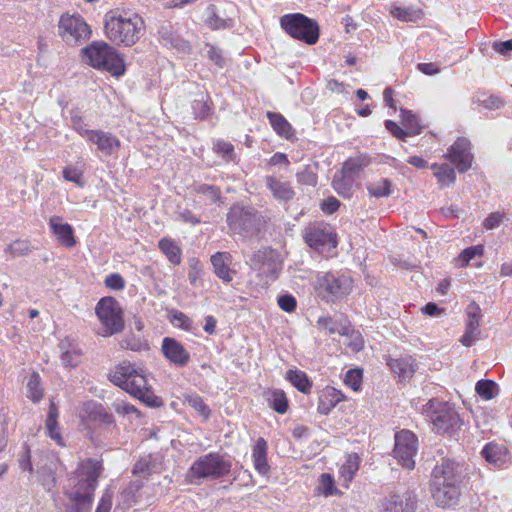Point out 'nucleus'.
<instances>
[{
    "mask_svg": "<svg viewBox=\"0 0 512 512\" xmlns=\"http://www.w3.org/2000/svg\"><path fill=\"white\" fill-rule=\"evenodd\" d=\"M354 176L341 171L335 173L332 181V187L343 198H350L353 195Z\"/></svg>",
    "mask_w": 512,
    "mask_h": 512,
    "instance_id": "nucleus-25",
    "label": "nucleus"
},
{
    "mask_svg": "<svg viewBox=\"0 0 512 512\" xmlns=\"http://www.w3.org/2000/svg\"><path fill=\"white\" fill-rule=\"evenodd\" d=\"M127 385L128 388L126 392H128L134 397L140 394L142 391L151 387L143 371H138L135 368L133 374H131V378Z\"/></svg>",
    "mask_w": 512,
    "mask_h": 512,
    "instance_id": "nucleus-35",
    "label": "nucleus"
},
{
    "mask_svg": "<svg viewBox=\"0 0 512 512\" xmlns=\"http://www.w3.org/2000/svg\"><path fill=\"white\" fill-rule=\"evenodd\" d=\"M281 28L292 38L308 45L319 39V25L316 20L302 13L285 14L280 18Z\"/></svg>",
    "mask_w": 512,
    "mask_h": 512,
    "instance_id": "nucleus-7",
    "label": "nucleus"
},
{
    "mask_svg": "<svg viewBox=\"0 0 512 512\" xmlns=\"http://www.w3.org/2000/svg\"><path fill=\"white\" fill-rule=\"evenodd\" d=\"M475 390L480 397L490 400L497 394L498 386L492 380H479L476 383Z\"/></svg>",
    "mask_w": 512,
    "mask_h": 512,
    "instance_id": "nucleus-44",
    "label": "nucleus"
},
{
    "mask_svg": "<svg viewBox=\"0 0 512 512\" xmlns=\"http://www.w3.org/2000/svg\"><path fill=\"white\" fill-rule=\"evenodd\" d=\"M367 190L369 195L372 197H388L391 194V181L386 178H382L378 181L367 184Z\"/></svg>",
    "mask_w": 512,
    "mask_h": 512,
    "instance_id": "nucleus-41",
    "label": "nucleus"
},
{
    "mask_svg": "<svg viewBox=\"0 0 512 512\" xmlns=\"http://www.w3.org/2000/svg\"><path fill=\"white\" fill-rule=\"evenodd\" d=\"M104 283L107 288H110V289L116 290V291H120L125 288V280L118 273H112V274H109L108 276H106Z\"/></svg>",
    "mask_w": 512,
    "mask_h": 512,
    "instance_id": "nucleus-61",
    "label": "nucleus"
},
{
    "mask_svg": "<svg viewBox=\"0 0 512 512\" xmlns=\"http://www.w3.org/2000/svg\"><path fill=\"white\" fill-rule=\"evenodd\" d=\"M402 123L406 127L409 135H417L421 132V126L417 117L409 110H401Z\"/></svg>",
    "mask_w": 512,
    "mask_h": 512,
    "instance_id": "nucleus-45",
    "label": "nucleus"
},
{
    "mask_svg": "<svg viewBox=\"0 0 512 512\" xmlns=\"http://www.w3.org/2000/svg\"><path fill=\"white\" fill-rule=\"evenodd\" d=\"M83 60L91 67L119 77L125 73V62L116 49L104 41H93L82 49Z\"/></svg>",
    "mask_w": 512,
    "mask_h": 512,
    "instance_id": "nucleus-4",
    "label": "nucleus"
},
{
    "mask_svg": "<svg viewBox=\"0 0 512 512\" xmlns=\"http://www.w3.org/2000/svg\"><path fill=\"white\" fill-rule=\"evenodd\" d=\"M158 246L172 264L177 265L181 262L180 248L174 241L164 238L159 241Z\"/></svg>",
    "mask_w": 512,
    "mask_h": 512,
    "instance_id": "nucleus-38",
    "label": "nucleus"
},
{
    "mask_svg": "<svg viewBox=\"0 0 512 512\" xmlns=\"http://www.w3.org/2000/svg\"><path fill=\"white\" fill-rule=\"evenodd\" d=\"M30 251V243L27 240L17 239L7 246L5 249L6 253H9L12 257H21L26 255Z\"/></svg>",
    "mask_w": 512,
    "mask_h": 512,
    "instance_id": "nucleus-50",
    "label": "nucleus"
},
{
    "mask_svg": "<svg viewBox=\"0 0 512 512\" xmlns=\"http://www.w3.org/2000/svg\"><path fill=\"white\" fill-rule=\"evenodd\" d=\"M418 496L414 490L390 495L383 504V512H415Z\"/></svg>",
    "mask_w": 512,
    "mask_h": 512,
    "instance_id": "nucleus-15",
    "label": "nucleus"
},
{
    "mask_svg": "<svg viewBox=\"0 0 512 512\" xmlns=\"http://www.w3.org/2000/svg\"><path fill=\"white\" fill-rule=\"evenodd\" d=\"M269 406L277 413L284 414L288 409V399L284 391L275 389L266 393Z\"/></svg>",
    "mask_w": 512,
    "mask_h": 512,
    "instance_id": "nucleus-36",
    "label": "nucleus"
},
{
    "mask_svg": "<svg viewBox=\"0 0 512 512\" xmlns=\"http://www.w3.org/2000/svg\"><path fill=\"white\" fill-rule=\"evenodd\" d=\"M163 355L175 366L185 367L190 361V353L174 338L165 337L162 340Z\"/></svg>",
    "mask_w": 512,
    "mask_h": 512,
    "instance_id": "nucleus-17",
    "label": "nucleus"
},
{
    "mask_svg": "<svg viewBox=\"0 0 512 512\" xmlns=\"http://www.w3.org/2000/svg\"><path fill=\"white\" fill-rule=\"evenodd\" d=\"M232 462L219 453H208L196 459L189 468L186 479L199 485L203 479H220L231 472Z\"/></svg>",
    "mask_w": 512,
    "mask_h": 512,
    "instance_id": "nucleus-5",
    "label": "nucleus"
},
{
    "mask_svg": "<svg viewBox=\"0 0 512 512\" xmlns=\"http://www.w3.org/2000/svg\"><path fill=\"white\" fill-rule=\"evenodd\" d=\"M144 486L142 479L131 481L121 492L122 499L129 506L137 502V493Z\"/></svg>",
    "mask_w": 512,
    "mask_h": 512,
    "instance_id": "nucleus-43",
    "label": "nucleus"
},
{
    "mask_svg": "<svg viewBox=\"0 0 512 512\" xmlns=\"http://www.w3.org/2000/svg\"><path fill=\"white\" fill-rule=\"evenodd\" d=\"M482 455L488 463L497 467L503 465L508 456L505 447L494 443L486 444L482 450Z\"/></svg>",
    "mask_w": 512,
    "mask_h": 512,
    "instance_id": "nucleus-27",
    "label": "nucleus"
},
{
    "mask_svg": "<svg viewBox=\"0 0 512 512\" xmlns=\"http://www.w3.org/2000/svg\"><path fill=\"white\" fill-rule=\"evenodd\" d=\"M59 415L58 407L51 401L49 405L48 415L45 421L47 435L54 440L59 446H65L64 439L61 435L59 424L57 421Z\"/></svg>",
    "mask_w": 512,
    "mask_h": 512,
    "instance_id": "nucleus-23",
    "label": "nucleus"
},
{
    "mask_svg": "<svg viewBox=\"0 0 512 512\" xmlns=\"http://www.w3.org/2000/svg\"><path fill=\"white\" fill-rule=\"evenodd\" d=\"M359 469V457L356 454L349 455L345 461V463L342 465L340 472L341 475L344 477L345 480H352L355 473Z\"/></svg>",
    "mask_w": 512,
    "mask_h": 512,
    "instance_id": "nucleus-46",
    "label": "nucleus"
},
{
    "mask_svg": "<svg viewBox=\"0 0 512 512\" xmlns=\"http://www.w3.org/2000/svg\"><path fill=\"white\" fill-rule=\"evenodd\" d=\"M286 379L298 389L300 392L308 394L312 388V382L309 380L307 374L300 370H288Z\"/></svg>",
    "mask_w": 512,
    "mask_h": 512,
    "instance_id": "nucleus-33",
    "label": "nucleus"
},
{
    "mask_svg": "<svg viewBox=\"0 0 512 512\" xmlns=\"http://www.w3.org/2000/svg\"><path fill=\"white\" fill-rule=\"evenodd\" d=\"M209 16L206 19V24L213 30L226 29L233 26L231 18H222L215 12L214 6H209L207 9Z\"/></svg>",
    "mask_w": 512,
    "mask_h": 512,
    "instance_id": "nucleus-42",
    "label": "nucleus"
},
{
    "mask_svg": "<svg viewBox=\"0 0 512 512\" xmlns=\"http://www.w3.org/2000/svg\"><path fill=\"white\" fill-rule=\"evenodd\" d=\"M119 344L122 349H129L132 351H141L148 348L147 343L134 334L127 335Z\"/></svg>",
    "mask_w": 512,
    "mask_h": 512,
    "instance_id": "nucleus-51",
    "label": "nucleus"
},
{
    "mask_svg": "<svg viewBox=\"0 0 512 512\" xmlns=\"http://www.w3.org/2000/svg\"><path fill=\"white\" fill-rule=\"evenodd\" d=\"M476 102L480 106H483L484 108L489 109V110L500 109L503 106L502 99L499 98L498 96H495V95H490V96L481 95V96H477Z\"/></svg>",
    "mask_w": 512,
    "mask_h": 512,
    "instance_id": "nucleus-54",
    "label": "nucleus"
},
{
    "mask_svg": "<svg viewBox=\"0 0 512 512\" xmlns=\"http://www.w3.org/2000/svg\"><path fill=\"white\" fill-rule=\"evenodd\" d=\"M372 162V159L369 155L360 154L356 157L348 158L342 167L344 172L354 176L362 171L364 168L368 167Z\"/></svg>",
    "mask_w": 512,
    "mask_h": 512,
    "instance_id": "nucleus-34",
    "label": "nucleus"
},
{
    "mask_svg": "<svg viewBox=\"0 0 512 512\" xmlns=\"http://www.w3.org/2000/svg\"><path fill=\"white\" fill-rule=\"evenodd\" d=\"M101 470V463L94 459H88L78 466L65 487V494L72 503H92Z\"/></svg>",
    "mask_w": 512,
    "mask_h": 512,
    "instance_id": "nucleus-3",
    "label": "nucleus"
},
{
    "mask_svg": "<svg viewBox=\"0 0 512 512\" xmlns=\"http://www.w3.org/2000/svg\"><path fill=\"white\" fill-rule=\"evenodd\" d=\"M111 406L112 409L120 415L135 414L137 417L140 416V412L135 406L123 400L116 399L115 401H113Z\"/></svg>",
    "mask_w": 512,
    "mask_h": 512,
    "instance_id": "nucleus-56",
    "label": "nucleus"
},
{
    "mask_svg": "<svg viewBox=\"0 0 512 512\" xmlns=\"http://www.w3.org/2000/svg\"><path fill=\"white\" fill-rule=\"evenodd\" d=\"M391 15L403 22H417L423 16V11L414 6L402 7L398 4H392L390 7Z\"/></svg>",
    "mask_w": 512,
    "mask_h": 512,
    "instance_id": "nucleus-30",
    "label": "nucleus"
},
{
    "mask_svg": "<svg viewBox=\"0 0 512 512\" xmlns=\"http://www.w3.org/2000/svg\"><path fill=\"white\" fill-rule=\"evenodd\" d=\"M267 118L274 131L286 139H291L294 135V130L285 117L276 112H267Z\"/></svg>",
    "mask_w": 512,
    "mask_h": 512,
    "instance_id": "nucleus-29",
    "label": "nucleus"
},
{
    "mask_svg": "<svg viewBox=\"0 0 512 512\" xmlns=\"http://www.w3.org/2000/svg\"><path fill=\"white\" fill-rule=\"evenodd\" d=\"M72 127L73 129L82 137H85L88 141L90 140L91 136L90 133H94L95 130H89L87 129V125L85 124L84 120L79 115H72L71 117Z\"/></svg>",
    "mask_w": 512,
    "mask_h": 512,
    "instance_id": "nucleus-58",
    "label": "nucleus"
},
{
    "mask_svg": "<svg viewBox=\"0 0 512 512\" xmlns=\"http://www.w3.org/2000/svg\"><path fill=\"white\" fill-rule=\"evenodd\" d=\"M479 318H468L465 333L460 338L462 345L470 347L476 341L479 331Z\"/></svg>",
    "mask_w": 512,
    "mask_h": 512,
    "instance_id": "nucleus-39",
    "label": "nucleus"
},
{
    "mask_svg": "<svg viewBox=\"0 0 512 512\" xmlns=\"http://www.w3.org/2000/svg\"><path fill=\"white\" fill-rule=\"evenodd\" d=\"M59 35L69 45H77L91 36V29L79 14H63L59 20Z\"/></svg>",
    "mask_w": 512,
    "mask_h": 512,
    "instance_id": "nucleus-10",
    "label": "nucleus"
},
{
    "mask_svg": "<svg viewBox=\"0 0 512 512\" xmlns=\"http://www.w3.org/2000/svg\"><path fill=\"white\" fill-rule=\"evenodd\" d=\"M318 489L325 496H330L337 492V488L334 485V479L328 473H323L320 476Z\"/></svg>",
    "mask_w": 512,
    "mask_h": 512,
    "instance_id": "nucleus-53",
    "label": "nucleus"
},
{
    "mask_svg": "<svg viewBox=\"0 0 512 512\" xmlns=\"http://www.w3.org/2000/svg\"><path fill=\"white\" fill-rule=\"evenodd\" d=\"M96 315L102 325L99 332L103 337L112 336L124 329L123 311L113 297H103L96 305Z\"/></svg>",
    "mask_w": 512,
    "mask_h": 512,
    "instance_id": "nucleus-9",
    "label": "nucleus"
},
{
    "mask_svg": "<svg viewBox=\"0 0 512 512\" xmlns=\"http://www.w3.org/2000/svg\"><path fill=\"white\" fill-rule=\"evenodd\" d=\"M317 324L321 329L327 330L330 334L338 333L340 335H346L348 331L347 327L339 325L329 316L320 317Z\"/></svg>",
    "mask_w": 512,
    "mask_h": 512,
    "instance_id": "nucleus-47",
    "label": "nucleus"
},
{
    "mask_svg": "<svg viewBox=\"0 0 512 512\" xmlns=\"http://www.w3.org/2000/svg\"><path fill=\"white\" fill-rule=\"evenodd\" d=\"M422 410L438 433L452 434L461 425L458 413L446 402L431 399Z\"/></svg>",
    "mask_w": 512,
    "mask_h": 512,
    "instance_id": "nucleus-8",
    "label": "nucleus"
},
{
    "mask_svg": "<svg viewBox=\"0 0 512 512\" xmlns=\"http://www.w3.org/2000/svg\"><path fill=\"white\" fill-rule=\"evenodd\" d=\"M62 175L66 181L73 182L80 187L83 186V183L81 181L82 171L77 167L66 166L62 171Z\"/></svg>",
    "mask_w": 512,
    "mask_h": 512,
    "instance_id": "nucleus-60",
    "label": "nucleus"
},
{
    "mask_svg": "<svg viewBox=\"0 0 512 512\" xmlns=\"http://www.w3.org/2000/svg\"><path fill=\"white\" fill-rule=\"evenodd\" d=\"M226 222L231 232L244 238L259 234L265 224L263 216L255 208L240 204L230 207Z\"/></svg>",
    "mask_w": 512,
    "mask_h": 512,
    "instance_id": "nucleus-6",
    "label": "nucleus"
},
{
    "mask_svg": "<svg viewBox=\"0 0 512 512\" xmlns=\"http://www.w3.org/2000/svg\"><path fill=\"white\" fill-rule=\"evenodd\" d=\"M49 227L57 241L62 246L71 248L76 245L73 227L68 223H64L61 217H51L49 220Z\"/></svg>",
    "mask_w": 512,
    "mask_h": 512,
    "instance_id": "nucleus-19",
    "label": "nucleus"
},
{
    "mask_svg": "<svg viewBox=\"0 0 512 512\" xmlns=\"http://www.w3.org/2000/svg\"><path fill=\"white\" fill-rule=\"evenodd\" d=\"M90 142L96 144L97 149L105 155H113L120 147L119 139L111 133L95 130L94 133H90Z\"/></svg>",
    "mask_w": 512,
    "mask_h": 512,
    "instance_id": "nucleus-21",
    "label": "nucleus"
},
{
    "mask_svg": "<svg viewBox=\"0 0 512 512\" xmlns=\"http://www.w3.org/2000/svg\"><path fill=\"white\" fill-rule=\"evenodd\" d=\"M26 396L34 403H38L44 395V389L41 384V377L37 372H33L27 382Z\"/></svg>",
    "mask_w": 512,
    "mask_h": 512,
    "instance_id": "nucleus-37",
    "label": "nucleus"
},
{
    "mask_svg": "<svg viewBox=\"0 0 512 512\" xmlns=\"http://www.w3.org/2000/svg\"><path fill=\"white\" fill-rule=\"evenodd\" d=\"M143 30L144 21L137 13L110 11L105 15V35L117 45H134L140 39Z\"/></svg>",
    "mask_w": 512,
    "mask_h": 512,
    "instance_id": "nucleus-2",
    "label": "nucleus"
},
{
    "mask_svg": "<svg viewBox=\"0 0 512 512\" xmlns=\"http://www.w3.org/2000/svg\"><path fill=\"white\" fill-rule=\"evenodd\" d=\"M296 178L298 183L303 185L315 186L317 184V175L308 168L299 171Z\"/></svg>",
    "mask_w": 512,
    "mask_h": 512,
    "instance_id": "nucleus-63",
    "label": "nucleus"
},
{
    "mask_svg": "<svg viewBox=\"0 0 512 512\" xmlns=\"http://www.w3.org/2000/svg\"><path fill=\"white\" fill-rule=\"evenodd\" d=\"M267 449V442L262 437L256 440L252 449L254 468L261 475H266L270 470V466L267 461Z\"/></svg>",
    "mask_w": 512,
    "mask_h": 512,
    "instance_id": "nucleus-22",
    "label": "nucleus"
},
{
    "mask_svg": "<svg viewBox=\"0 0 512 512\" xmlns=\"http://www.w3.org/2000/svg\"><path fill=\"white\" fill-rule=\"evenodd\" d=\"M171 314L176 326L186 331L192 330V320L186 314L178 310H173Z\"/></svg>",
    "mask_w": 512,
    "mask_h": 512,
    "instance_id": "nucleus-59",
    "label": "nucleus"
},
{
    "mask_svg": "<svg viewBox=\"0 0 512 512\" xmlns=\"http://www.w3.org/2000/svg\"><path fill=\"white\" fill-rule=\"evenodd\" d=\"M265 186L275 200L287 203L295 196V191L289 181L282 180L273 175L265 177Z\"/></svg>",
    "mask_w": 512,
    "mask_h": 512,
    "instance_id": "nucleus-18",
    "label": "nucleus"
},
{
    "mask_svg": "<svg viewBox=\"0 0 512 512\" xmlns=\"http://www.w3.org/2000/svg\"><path fill=\"white\" fill-rule=\"evenodd\" d=\"M192 110L195 118L204 119L209 116L211 107L209 104V97L200 93L192 101Z\"/></svg>",
    "mask_w": 512,
    "mask_h": 512,
    "instance_id": "nucleus-40",
    "label": "nucleus"
},
{
    "mask_svg": "<svg viewBox=\"0 0 512 512\" xmlns=\"http://www.w3.org/2000/svg\"><path fill=\"white\" fill-rule=\"evenodd\" d=\"M19 466L23 471L33 472V466L31 463L30 448L27 445H23L21 452L18 454Z\"/></svg>",
    "mask_w": 512,
    "mask_h": 512,
    "instance_id": "nucleus-62",
    "label": "nucleus"
},
{
    "mask_svg": "<svg viewBox=\"0 0 512 512\" xmlns=\"http://www.w3.org/2000/svg\"><path fill=\"white\" fill-rule=\"evenodd\" d=\"M158 470V465L156 461L152 458L151 455L146 457H142L138 460L133 469L132 473L134 476L138 477V479H145L153 473H156Z\"/></svg>",
    "mask_w": 512,
    "mask_h": 512,
    "instance_id": "nucleus-31",
    "label": "nucleus"
},
{
    "mask_svg": "<svg viewBox=\"0 0 512 512\" xmlns=\"http://www.w3.org/2000/svg\"><path fill=\"white\" fill-rule=\"evenodd\" d=\"M206 47L208 48V50H207L208 58L212 62H214L215 65H217L219 68H223L226 65V58L223 55V51L219 47L209 44V43L206 44Z\"/></svg>",
    "mask_w": 512,
    "mask_h": 512,
    "instance_id": "nucleus-55",
    "label": "nucleus"
},
{
    "mask_svg": "<svg viewBox=\"0 0 512 512\" xmlns=\"http://www.w3.org/2000/svg\"><path fill=\"white\" fill-rule=\"evenodd\" d=\"M418 451V439L410 430H401L395 434L393 456L404 468L412 470L415 467V456Z\"/></svg>",
    "mask_w": 512,
    "mask_h": 512,
    "instance_id": "nucleus-11",
    "label": "nucleus"
},
{
    "mask_svg": "<svg viewBox=\"0 0 512 512\" xmlns=\"http://www.w3.org/2000/svg\"><path fill=\"white\" fill-rule=\"evenodd\" d=\"M463 465L442 458L431 474V493L439 507L448 508L457 505L461 494L460 485L464 478Z\"/></svg>",
    "mask_w": 512,
    "mask_h": 512,
    "instance_id": "nucleus-1",
    "label": "nucleus"
},
{
    "mask_svg": "<svg viewBox=\"0 0 512 512\" xmlns=\"http://www.w3.org/2000/svg\"><path fill=\"white\" fill-rule=\"evenodd\" d=\"M454 164L460 173H464L471 167L473 156L470 152V142L466 138H458V140L443 155Z\"/></svg>",
    "mask_w": 512,
    "mask_h": 512,
    "instance_id": "nucleus-14",
    "label": "nucleus"
},
{
    "mask_svg": "<svg viewBox=\"0 0 512 512\" xmlns=\"http://www.w3.org/2000/svg\"><path fill=\"white\" fill-rule=\"evenodd\" d=\"M134 372V367L127 362H123L117 365L108 374V379L116 386H119L123 390H127L128 382L131 378V374Z\"/></svg>",
    "mask_w": 512,
    "mask_h": 512,
    "instance_id": "nucleus-26",
    "label": "nucleus"
},
{
    "mask_svg": "<svg viewBox=\"0 0 512 512\" xmlns=\"http://www.w3.org/2000/svg\"><path fill=\"white\" fill-rule=\"evenodd\" d=\"M304 239L311 248L318 251L335 248L337 245L336 235L329 226L323 224L308 226L305 229Z\"/></svg>",
    "mask_w": 512,
    "mask_h": 512,
    "instance_id": "nucleus-13",
    "label": "nucleus"
},
{
    "mask_svg": "<svg viewBox=\"0 0 512 512\" xmlns=\"http://www.w3.org/2000/svg\"><path fill=\"white\" fill-rule=\"evenodd\" d=\"M278 305L285 312H293L296 309L297 301L291 294H284L278 297Z\"/></svg>",
    "mask_w": 512,
    "mask_h": 512,
    "instance_id": "nucleus-64",
    "label": "nucleus"
},
{
    "mask_svg": "<svg viewBox=\"0 0 512 512\" xmlns=\"http://www.w3.org/2000/svg\"><path fill=\"white\" fill-rule=\"evenodd\" d=\"M231 262L232 256L229 252H216L211 256V263L215 274L227 283L232 280L229 269Z\"/></svg>",
    "mask_w": 512,
    "mask_h": 512,
    "instance_id": "nucleus-24",
    "label": "nucleus"
},
{
    "mask_svg": "<svg viewBox=\"0 0 512 512\" xmlns=\"http://www.w3.org/2000/svg\"><path fill=\"white\" fill-rule=\"evenodd\" d=\"M351 277L344 274L328 272L317 279V290L323 297L341 298L348 295L352 290Z\"/></svg>",
    "mask_w": 512,
    "mask_h": 512,
    "instance_id": "nucleus-12",
    "label": "nucleus"
},
{
    "mask_svg": "<svg viewBox=\"0 0 512 512\" xmlns=\"http://www.w3.org/2000/svg\"><path fill=\"white\" fill-rule=\"evenodd\" d=\"M186 402L188 405L193 408L196 412H198L205 419H208L211 413L210 408L205 404L202 397L197 394L188 395L186 397Z\"/></svg>",
    "mask_w": 512,
    "mask_h": 512,
    "instance_id": "nucleus-48",
    "label": "nucleus"
},
{
    "mask_svg": "<svg viewBox=\"0 0 512 512\" xmlns=\"http://www.w3.org/2000/svg\"><path fill=\"white\" fill-rule=\"evenodd\" d=\"M157 34L160 42L167 47L176 49L182 53L190 52L189 43L181 38L174 30L173 25L168 21H163L158 25Z\"/></svg>",
    "mask_w": 512,
    "mask_h": 512,
    "instance_id": "nucleus-16",
    "label": "nucleus"
},
{
    "mask_svg": "<svg viewBox=\"0 0 512 512\" xmlns=\"http://www.w3.org/2000/svg\"><path fill=\"white\" fill-rule=\"evenodd\" d=\"M195 192L204 195L211 203H215L221 199V190L214 185L199 184L195 187Z\"/></svg>",
    "mask_w": 512,
    "mask_h": 512,
    "instance_id": "nucleus-49",
    "label": "nucleus"
},
{
    "mask_svg": "<svg viewBox=\"0 0 512 512\" xmlns=\"http://www.w3.org/2000/svg\"><path fill=\"white\" fill-rule=\"evenodd\" d=\"M135 397L152 408H157L163 405L162 399L154 394L151 387L142 391Z\"/></svg>",
    "mask_w": 512,
    "mask_h": 512,
    "instance_id": "nucleus-52",
    "label": "nucleus"
},
{
    "mask_svg": "<svg viewBox=\"0 0 512 512\" xmlns=\"http://www.w3.org/2000/svg\"><path fill=\"white\" fill-rule=\"evenodd\" d=\"M431 170L433 171V174L437 178L438 183L440 184L441 187L448 186L455 182L456 173L454 168L451 167L450 164L434 163L431 165Z\"/></svg>",
    "mask_w": 512,
    "mask_h": 512,
    "instance_id": "nucleus-32",
    "label": "nucleus"
},
{
    "mask_svg": "<svg viewBox=\"0 0 512 512\" xmlns=\"http://www.w3.org/2000/svg\"><path fill=\"white\" fill-rule=\"evenodd\" d=\"M390 369L402 379L410 378L415 371V360L411 357L388 360Z\"/></svg>",
    "mask_w": 512,
    "mask_h": 512,
    "instance_id": "nucleus-28",
    "label": "nucleus"
},
{
    "mask_svg": "<svg viewBox=\"0 0 512 512\" xmlns=\"http://www.w3.org/2000/svg\"><path fill=\"white\" fill-rule=\"evenodd\" d=\"M483 246H471L469 248L464 249L459 255V261H461V266H466L470 263L472 259L476 256H480L483 253Z\"/></svg>",
    "mask_w": 512,
    "mask_h": 512,
    "instance_id": "nucleus-57",
    "label": "nucleus"
},
{
    "mask_svg": "<svg viewBox=\"0 0 512 512\" xmlns=\"http://www.w3.org/2000/svg\"><path fill=\"white\" fill-rule=\"evenodd\" d=\"M86 412L88 420L98 424L103 430L112 431L117 428L114 416L101 404L89 403L86 406Z\"/></svg>",
    "mask_w": 512,
    "mask_h": 512,
    "instance_id": "nucleus-20",
    "label": "nucleus"
}]
</instances>
